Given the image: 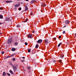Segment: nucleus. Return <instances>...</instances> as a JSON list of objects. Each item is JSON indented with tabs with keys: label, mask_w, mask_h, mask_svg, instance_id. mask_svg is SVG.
<instances>
[{
	"label": "nucleus",
	"mask_w": 76,
	"mask_h": 76,
	"mask_svg": "<svg viewBox=\"0 0 76 76\" xmlns=\"http://www.w3.org/2000/svg\"><path fill=\"white\" fill-rule=\"evenodd\" d=\"M12 42V38H10L9 39L8 41V44H10L11 42Z\"/></svg>",
	"instance_id": "1"
},
{
	"label": "nucleus",
	"mask_w": 76,
	"mask_h": 76,
	"mask_svg": "<svg viewBox=\"0 0 76 76\" xmlns=\"http://www.w3.org/2000/svg\"><path fill=\"white\" fill-rule=\"evenodd\" d=\"M42 42V40L41 39H39L37 41V43H41Z\"/></svg>",
	"instance_id": "2"
},
{
	"label": "nucleus",
	"mask_w": 76,
	"mask_h": 76,
	"mask_svg": "<svg viewBox=\"0 0 76 76\" xmlns=\"http://www.w3.org/2000/svg\"><path fill=\"white\" fill-rule=\"evenodd\" d=\"M28 38H32V34H29L28 36Z\"/></svg>",
	"instance_id": "3"
},
{
	"label": "nucleus",
	"mask_w": 76,
	"mask_h": 76,
	"mask_svg": "<svg viewBox=\"0 0 76 76\" xmlns=\"http://www.w3.org/2000/svg\"><path fill=\"white\" fill-rule=\"evenodd\" d=\"M14 56V54H12L10 55V56H7V57H5L6 58H9V57H12V56Z\"/></svg>",
	"instance_id": "4"
},
{
	"label": "nucleus",
	"mask_w": 76,
	"mask_h": 76,
	"mask_svg": "<svg viewBox=\"0 0 76 76\" xmlns=\"http://www.w3.org/2000/svg\"><path fill=\"white\" fill-rule=\"evenodd\" d=\"M25 7H26L25 9V11H27V10H28V7L26 5H25Z\"/></svg>",
	"instance_id": "5"
},
{
	"label": "nucleus",
	"mask_w": 76,
	"mask_h": 76,
	"mask_svg": "<svg viewBox=\"0 0 76 76\" xmlns=\"http://www.w3.org/2000/svg\"><path fill=\"white\" fill-rule=\"evenodd\" d=\"M58 61L60 63L61 65H62L63 63H62V61L61 60H58Z\"/></svg>",
	"instance_id": "6"
},
{
	"label": "nucleus",
	"mask_w": 76,
	"mask_h": 76,
	"mask_svg": "<svg viewBox=\"0 0 76 76\" xmlns=\"http://www.w3.org/2000/svg\"><path fill=\"white\" fill-rule=\"evenodd\" d=\"M65 23L66 24H67V23H69V20H66L65 21Z\"/></svg>",
	"instance_id": "7"
},
{
	"label": "nucleus",
	"mask_w": 76,
	"mask_h": 76,
	"mask_svg": "<svg viewBox=\"0 0 76 76\" xmlns=\"http://www.w3.org/2000/svg\"><path fill=\"white\" fill-rule=\"evenodd\" d=\"M14 6L16 7H18V6H20V4H18L17 5H14Z\"/></svg>",
	"instance_id": "8"
},
{
	"label": "nucleus",
	"mask_w": 76,
	"mask_h": 76,
	"mask_svg": "<svg viewBox=\"0 0 76 76\" xmlns=\"http://www.w3.org/2000/svg\"><path fill=\"white\" fill-rule=\"evenodd\" d=\"M12 51H16V49L15 48H12Z\"/></svg>",
	"instance_id": "9"
},
{
	"label": "nucleus",
	"mask_w": 76,
	"mask_h": 76,
	"mask_svg": "<svg viewBox=\"0 0 76 76\" xmlns=\"http://www.w3.org/2000/svg\"><path fill=\"white\" fill-rule=\"evenodd\" d=\"M59 56L61 58H63L64 57V55H60Z\"/></svg>",
	"instance_id": "10"
},
{
	"label": "nucleus",
	"mask_w": 76,
	"mask_h": 76,
	"mask_svg": "<svg viewBox=\"0 0 76 76\" xmlns=\"http://www.w3.org/2000/svg\"><path fill=\"white\" fill-rule=\"evenodd\" d=\"M6 2L7 3H11V2H12V1H6Z\"/></svg>",
	"instance_id": "11"
},
{
	"label": "nucleus",
	"mask_w": 76,
	"mask_h": 76,
	"mask_svg": "<svg viewBox=\"0 0 76 76\" xmlns=\"http://www.w3.org/2000/svg\"><path fill=\"white\" fill-rule=\"evenodd\" d=\"M36 1L35 0H32L31 1V3H35Z\"/></svg>",
	"instance_id": "12"
},
{
	"label": "nucleus",
	"mask_w": 76,
	"mask_h": 76,
	"mask_svg": "<svg viewBox=\"0 0 76 76\" xmlns=\"http://www.w3.org/2000/svg\"><path fill=\"white\" fill-rule=\"evenodd\" d=\"M38 47H39V45H38V44L36 45L35 47L36 48H38Z\"/></svg>",
	"instance_id": "13"
},
{
	"label": "nucleus",
	"mask_w": 76,
	"mask_h": 76,
	"mask_svg": "<svg viewBox=\"0 0 76 76\" xmlns=\"http://www.w3.org/2000/svg\"><path fill=\"white\" fill-rule=\"evenodd\" d=\"M13 69L14 71H16V67H14Z\"/></svg>",
	"instance_id": "14"
},
{
	"label": "nucleus",
	"mask_w": 76,
	"mask_h": 76,
	"mask_svg": "<svg viewBox=\"0 0 76 76\" xmlns=\"http://www.w3.org/2000/svg\"><path fill=\"white\" fill-rule=\"evenodd\" d=\"M42 6H43V7H45V4H42Z\"/></svg>",
	"instance_id": "15"
},
{
	"label": "nucleus",
	"mask_w": 76,
	"mask_h": 76,
	"mask_svg": "<svg viewBox=\"0 0 76 76\" xmlns=\"http://www.w3.org/2000/svg\"><path fill=\"white\" fill-rule=\"evenodd\" d=\"M18 64H15V66H14V67H18Z\"/></svg>",
	"instance_id": "16"
},
{
	"label": "nucleus",
	"mask_w": 76,
	"mask_h": 76,
	"mask_svg": "<svg viewBox=\"0 0 76 76\" xmlns=\"http://www.w3.org/2000/svg\"><path fill=\"white\" fill-rule=\"evenodd\" d=\"M6 73H5L4 72L3 74V75L4 76H6Z\"/></svg>",
	"instance_id": "17"
},
{
	"label": "nucleus",
	"mask_w": 76,
	"mask_h": 76,
	"mask_svg": "<svg viewBox=\"0 0 76 76\" xmlns=\"http://www.w3.org/2000/svg\"><path fill=\"white\" fill-rule=\"evenodd\" d=\"M10 72L11 73V74H13V72L11 70L10 71Z\"/></svg>",
	"instance_id": "18"
},
{
	"label": "nucleus",
	"mask_w": 76,
	"mask_h": 76,
	"mask_svg": "<svg viewBox=\"0 0 76 76\" xmlns=\"http://www.w3.org/2000/svg\"><path fill=\"white\" fill-rule=\"evenodd\" d=\"M3 16L1 15H0V18L3 19Z\"/></svg>",
	"instance_id": "19"
},
{
	"label": "nucleus",
	"mask_w": 76,
	"mask_h": 76,
	"mask_svg": "<svg viewBox=\"0 0 76 76\" xmlns=\"http://www.w3.org/2000/svg\"><path fill=\"white\" fill-rule=\"evenodd\" d=\"M56 61L54 60L53 61V63H55L56 64Z\"/></svg>",
	"instance_id": "20"
},
{
	"label": "nucleus",
	"mask_w": 76,
	"mask_h": 76,
	"mask_svg": "<svg viewBox=\"0 0 76 76\" xmlns=\"http://www.w3.org/2000/svg\"><path fill=\"white\" fill-rule=\"evenodd\" d=\"M15 46L18 45V43L17 42H15Z\"/></svg>",
	"instance_id": "21"
},
{
	"label": "nucleus",
	"mask_w": 76,
	"mask_h": 76,
	"mask_svg": "<svg viewBox=\"0 0 76 76\" xmlns=\"http://www.w3.org/2000/svg\"><path fill=\"white\" fill-rule=\"evenodd\" d=\"M61 43H60L58 44V47H60V45H61Z\"/></svg>",
	"instance_id": "22"
},
{
	"label": "nucleus",
	"mask_w": 76,
	"mask_h": 76,
	"mask_svg": "<svg viewBox=\"0 0 76 76\" xmlns=\"http://www.w3.org/2000/svg\"><path fill=\"white\" fill-rule=\"evenodd\" d=\"M45 43H47L48 42V39H46L45 40Z\"/></svg>",
	"instance_id": "23"
},
{
	"label": "nucleus",
	"mask_w": 76,
	"mask_h": 76,
	"mask_svg": "<svg viewBox=\"0 0 76 76\" xmlns=\"http://www.w3.org/2000/svg\"><path fill=\"white\" fill-rule=\"evenodd\" d=\"M9 64H10V65H11V66H13V65L12 64V63H9Z\"/></svg>",
	"instance_id": "24"
},
{
	"label": "nucleus",
	"mask_w": 76,
	"mask_h": 76,
	"mask_svg": "<svg viewBox=\"0 0 76 76\" xmlns=\"http://www.w3.org/2000/svg\"><path fill=\"white\" fill-rule=\"evenodd\" d=\"M25 44L26 45H28V43H27V42H26L25 43Z\"/></svg>",
	"instance_id": "25"
},
{
	"label": "nucleus",
	"mask_w": 76,
	"mask_h": 76,
	"mask_svg": "<svg viewBox=\"0 0 76 76\" xmlns=\"http://www.w3.org/2000/svg\"><path fill=\"white\" fill-rule=\"evenodd\" d=\"M17 28H20V25H18L17 26Z\"/></svg>",
	"instance_id": "26"
},
{
	"label": "nucleus",
	"mask_w": 76,
	"mask_h": 76,
	"mask_svg": "<svg viewBox=\"0 0 76 76\" xmlns=\"http://www.w3.org/2000/svg\"><path fill=\"white\" fill-rule=\"evenodd\" d=\"M27 20H28V19H26L25 20L23 21L24 22H27Z\"/></svg>",
	"instance_id": "27"
},
{
	"label": "nucleus",
	"mask_w": 76,
	"mask_h": 76,
	"mask_svg": "<svg viewBox=\"0 0 76 76\" xmlns=\"http://www.w3.org/2000/svg\"><path fill=\"white\" fill-rule=\"evenodd\" d=\"M28 53H30V52H31V50L28 49Z\"/></svg>",
	"instance_id": "28"
},
{
	"label": "nucleus",
	"mask_w": 76,
	"mask_h": 76,
	"mask_svg": "<svg viewBox=\"0 0 76 76\" xmlns=\"http://www.w3.org/2000/svg\"><path fill=\"white\" fill-rule=\"evenodd\" d=\"M7 75H8V76H10V74L9 73H7Z\"/></svg>",
	"instance_id": "29"
},
{
	"label": "nucleus",
	"mask_w": 76,
	"mask_h": 76,
	"mask_svg": "<svg viewBox=\"0 0 76 76\" xmlns=\"http://www.w3.org/2000/svg\"><path fill=\"white\" fill-rule=\"evenodd\" d=\"M21 9H22V8L21 7H20L18 9V10H21Z\"/></svg>",
	"instance_id": "30"
},
{
	"label": "nucleus",
	"mask_w": 76,
	"mask_h": 76,
	"mask_svg": "<svg viewBox=\"0 0 76 76\" xmlns=\"http://www.w3.org/2000/svg\"><path fill=\"white\" fill-rule=\"evenodd\" d=\"M27 69L28 70H29V69H30V67H28Z\"/></svg>",
	"instance_id": "31"
},
{
	"label": "nucleus",
	"mask_w": 76,
	"mask_h": 76,
	"mask_svg": "<svg viewBox=\"0 0 76 76\" xmlns=\"http://www.w3.org/2000/svg\"><path fill=\"white\" fill-rule=\"evenodd\" d=\"M15 60L16 59H15V58H14L12 59L13 61H15Z\"/></svg>",
	"instance_id": "32"
},
{
	"label": "nucleus",
	"mask_w": 76,
	"mask_h": 76,
	"mask_svg": "<svg viewBox=\"0 0 76 76\" xmlns=\"http://www.w3.org/2000/svg\"><path fill=\"white\" fill-rule=\"evenodd\" d=\"M4 52L2 51V52H1L2 54H4Z\"/></svg>",
	"instance_id": "33"
},
{
	"label": "nucleus",
	"mask_w": 76,
	"mask_h": 76,
	"mask_svg": "<svg viewBox=\"0 0 76 76\" xmlns=\"http://www.w3.org/2000/svg\"><path fill=\"white\" fill-rule=\"evenodd\" d=\"M30 15L31 16H33V14H32V12H31V13L30 14Z\"/></svg>",
	"instance_id": "34"
},
{
	"label": "nucleus",
	"mask_w": 76,
	"mask_h": 76,
	"mask_svg": "<svg viewBox=\"0 0 76 76\" xmlns=\"http://www.w3.org/2000/svg\"><path fill=\"white\" fill-rule=\"evenodd\" d=\"M65 32V31H64L63 33V34H64Z\"/></svg>",
	"instance_id": "35"
},
{
	"label": "nucleus",
	"mask_w": 76,
	"mask_h": 76,
	"mask_svg": "<svg viewBox=\"0 0 76 76\" xmlns=\"http://www.w3.org/2000/svg\"><path fill=\"white\" fill-rule=\"evenodd\" d=\"M61 36H59V38H61Z\"/></svg>",
	"instance_id": "36"
},
{
	"label": "nucleus",
	"mask_w": 76,
	"mask_h": 76,
	"mask_svg": "<svg viewBox=\"0 0 76 76\" xmlns=\"http://www.w3.org/2000/svg\"><path fill=\"white\" fill-rule=\"evenodd\" d=\"M2 7H1L0 8V10H2Z\"/></svg>",
	"instance_id": "37"
},
{
	"label": "nucleus",
	"mask_w": 76,
	"mask_h": 76,
	"mask_svg": "<svg viewBox=\"0 0 76 76\" xmlns=\"http://www.w3.org/2000/svg\"><path fill=\"white\" fill-rule=\"evenodd\" d=\"M53 39H54V40H56V38H54Z\"/></svg>",
	"instance_id": "38"
},
{
	"label": "nucleus",
	"mask_w": 76,
	"mask_h": 76,
	"mask_svg": "<svg viewBox=\"0 0 76 76\" xmlns=\"http://www.w3.org/2000/svg\"><path fill=\"white\" fill-rule=\"evenodd\" d=\"M1 24H3V23H0V25H1Z\"/></svg>",
	"instance_id": "39"
},
{
	"label": "nucleus",
	"mask_w": 76,
	"mask_h": 76,
	"mask_svg": "<svg viewBox=\"0 0 76 76\" xmlns=\"http://www.w3.org/2000/svg\"><path fill=\"white\" fill-rule=\"evenodd\" d=\"M32 32H33V33H34L35 32V31H32Z\"/></svg>",
	"instance_id": "40"
},
{
	"label": "nucleus",
	"mask_w": 76,
	"mask_h": 76,
	"mask_svg": "<svg viewBox=\"0 0 76 76\" xmlns=\"http://www.w3.org/2000/svg\"><path fill=\"white\" fill-rule=\"evenodd\" d=\"M75 37H76V33L75 34Z\"/></svg>",
	"instance_id": "41"
},
{
	"label": "nucleus",
	"mask_w": 76,
	"mask_h": 76,
	"mask_svg": "<svg viewBox=\"0 0 76 76\" xmlns=\"http://www.w3.org/2000/svg\"><path fill=\"white\" fill-rule=\"evenodd\" d=\"M22 58H25V57H23Z\"/></svg>",
	"instance_id": "42"
},
{
	"label": "nucleus",
	"mask_w": 76,
	"mask_h": 76,
	"mask_svg": "<svg viewBox=\"0 0 76 76\" xmlns=\"http://www.w3.org/2000/svg\"><path fill=\"white\" fill-rule=\"evenodd\" d=\"M27 1H28V0H25Z\"/></svg>",
	"instance_id": "43"
},
{
	"label": "nucleus",
	"mask_w": 76,
	"mask_h": 76,
	"mask_svg": "<svg viewBox=\"0 0 76 76\" xmlns=\"http://www.w3.org/2000/svg\"><path fill=\"white\" fill-rule=\"evenodd\" d=\"M21 61L22 62H23V60H22V61Z\"/></svg>",
	"instance_id": "44"
},
{
	"label": "nucleus",
	"mask_w": 76,
	"mask_h": 76,
	"mask_svg": "<svg viewBox=\"0 0 76 76\" xmlns=\"http://www.w3.org/2000/svg\"><path fill=\"white\" fill-rule=\"evenodd\" d=\"M8 20H9V18H8Z\"/></svg>",
	"instance_id": "45"
},
{
	"label": "nucleus",
	"mask_w": 76,
	"mask_h": 76,
	"mask_svg": "<svg viewBox=\"0 0 76 76\" xmlns=\"http://www.w3.org/2000/svg\"><path fill=\"white\" fill-rule=\"evenodd\" d=\"M6 20H7V18L6 19Z\"/></svg>",
	"instance_id": "46"
},
{
	"label": "nucleus",
	"mask_w": 76,
	"mask_h": 76,
	"mask_svg": "<svg viewBox=\"0 0 76 76\" xmlns=\"http://www.w3.org/2000/svg\"><path fill=\"white\" fill-rule=\"evenodd\" d=\"M1 33H0V35H1Z\"/></svg>",
	"instance_id": "47"
},
{
	"label": "nucleus",
	"mask_w": 76,
	"mask_h": 76,
	"mask_svg": "<svg viewBox=\"0 0 76 76\" xmlns=\"http://www.w3.org/2000/svg\"><path fill=\"white\" fill-rule=\"evenodd\" d=\"M65 27H66V26H64V27L65 28Z\"/></svg>",
	"instance_id": "48"
}]
</instances>
